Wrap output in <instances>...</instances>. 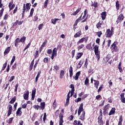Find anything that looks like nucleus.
Returning a JSON list of instances; mask_svg holds the SVG:
<instances>
[{
	"label": "nucleus",
	"instance_id": "obj_60",
	"mask_svg": "<svg viewBox=\"0 0 125 125\" xmlns=\"http://www.w3.org/2000/svg\"><path fill=\"white\" fill-rule=\"evenodd\" d=\"M51 52H52V50L51 49H48L47 51V53L48 54H51Z\"/></svg>",
	"mask_w": 125,
	"mask_h": 125
},
{
	"label": "nucleus",
	"instance_id": "obj_58",
	"mask_svg": "<svg viewBox=\"0 0 125 125\" xmlns=\"http://www.w3.org/2000/svg\"><path fill=\"white\" fill-rule=\"evenodd\" d=\"M45 119H46V113H44V116H43V121L44 122H45Z\"/></svg>",
	"mask_w": 125,
	"mask_h": 125
},
{
	"label": "nucleus",
	"instance_id": "obj_56",
	"mask_svg": "<svg viewBox=\"0 0 125 125\" xmlns=\"http://www.w3.org/2000/svg\"><path fill=\"white\" fill-rule=\"evenodd\" d=\"M82 101V98H78L77 99L75 100V102L78 103V102H80V101Z\"/></svg>",
	"mask_w": 125,
	"mask_h": 125
},
{
	"label": "nucleus",
	"instance_id": "obj_26",
	"mask_svg": "<svg viewBox=\"0 0 125 125\" xmlns=\"http://www.w3.org/2000/svg\"><path fill=\"white\" fill-rule=\"evenodd\" d=\"M7 62H8V61L7 60V61H6L5 63H4L3 64V67H2V69H1L2 71H4V69H5V68H6V66L7 65Z\"/></svg>",
	"mask_w": 125,
	"mask_h": 125
},
{
	"label": "nucleus",
	"instance_id": "obj_31",
	"mask_svg": "<svg viewBox=\"0 0 125 125\" xmlns=\"http://www.w3.org/2000/svg\"><path fill=\"white\" fill-rule=\"evenodd\" d=\"M86 48H87V49H88L89 50H90V49H92V47H91V44H88L86 46Z\"/></svg>",
	"mask_w": 125,
	"mask_h": 125
},
{
	"label": "nucleus",
	"instance_id": "obj_64",
	"mask_svg": "<svg viewBox=\"0 0 125 125\" xmlns=\"http://www.w3.org/2000/svg\"><path fill=\"white\" fill-rule=\"evenodd\" d=\"M23 121L21 120V121H20L19 125H23Z\"/></svg>",
	"mask_w": 125,
	"mask_h": 125
},
{
	"label": "nucleus",
	"instance_id": "obj_15",
	"mask_svg": "<svg viewBox=\"0 0 125 125\" xmlns=\"http://www.w3.org/2000/svg\"><path fill=\"white\" fill-rule=\"evenodd\" d=\"M69 72L70 78H72V77L73 76V67L72 66H70L69 67Z\"/></svg>",
	"mask_w": 125,
	"mask_h": 125
},
{
	"label": "nucleus",
	"instance_id": "obj_59",
	"mask_svg": "<svg viewBox=\"0 0 125 125\" xmlns=\"http://www.w3.org/2000/svg\"><path fill=\"white\" fill-rule=\"evenodd\" d=\"M15 76H12L10 78V80H9V82H11L13 80V79H15Z\"/></svg>",
	"mask_w": 125,
	"mask_h": 125
},
{
	"label": "nucleus",
	"instance_id": "obj_19",
	"mask_svg": "<svg viewBox=\"0 0 125 125\" xmlns=\"http://www.w3.org/2000/svg\"><path fill=\"white\" fill-rule=\"evenodd\" d=\"M9 51H10V47H7V48L5 49L4 52V55H6V54H8V53H9Z\"/></svg>",
	"mask_w": 125,
	"mask_h": 125
},
{
	"label": "nucleus",
	"instance_id": "obj_4",
	"mask_svg": "<svg viewBox=\"0 0 125 125\" xmlns=\"http://www.w3.org/2000/svg\"><path fill=\"white\" fill-rule=\"evenodd\" d=\"M111 108V106H110L109 104H107V105H105L104 106V115H105L106 114V112H107V111H109V109H110Z\"/></svg>",
	"mask_w": 125,
	"mask_h": 125
},
{
	"label": "nucleus",
	"instance_id": "obj_54",
	"mask_svg": "<svg viewBox=\"0 0 125 125\" xmlns=\"http://www.w3.org/2000/svg\"><path fill=\"white\" fill-rule=\"evenodd\" d=\"M47 42V41L45 40L44 42H43L42 44V45L43 47H44L45 46V44H46V43Z\"/></svg>",
	"mask_w": 125,
	"mask_h": 125
},
{
	"label": "nucleus",
	"instance_id": "obj_21",
	"mask_svg": "<svg viewBox=\"0 0 125 125\" xmlns=\"http://www.w3.org/2000/svg\"><path fill=\"white\" fill-rule=\"evenodd\" d=\"M94 81L95 82V87L97 89H98V86L99 85V81L96 80H94Z\"/></svg>",
	"mask_w": 125,
	"mask_h": 125
},
{
	"label": "nucleus",
	"instance_id": "obj_43",
	"mask_svg": "<svg viewBox=\"0 0 125 125\" xmlns=\"http://www.w3.org/2000/svg\"><path fill=\"white\" fill-rule=\"evenodd\" d=\"M42 27H43V24H40L39 25V27H38V29L39 30V31L40 30H42Z\"/></svg>",
	"mask_w": 125,
	"mask_h": 125
},
{
	"label": "nucleus",
	"instance_id": "obj_34",
	"mask_svg": "<svg viewBox=\"0 0 125 125\" xmlns=\"http://www.w3.org/2000/svg\"><path fill=\"white\" fill-rule=\"evenodd\" d=\"M84 40V38H82L80 40H79L77 42V44H80V43H83V42Z\"/></svg>",
	"mask_w": 125,
	"mask_h": 125
},
{
	"label": "nucleus",
	"instance_id": "obj_35",
	"mask_svg": "<svg viewBox=\"0 0 125 125\" xmlns=\"http://www.w3.org/2000/svg\"><path fill=\"white\" fill-rule=\"evenodd\" d=\"M69 101H70V97L68 96L67 97V99H66V104H64V106L66 107V106H67V105H68V104H69Z\"/></svg>",
	"mask_w": 125,
	"mask_h": 125
},
{
	"label": "nucleus",
	"instance_id": "obj_44",
	"mask_svg": "<svg viewBox=\"0 0 125 125\" xmlns=\"http://www.w3.org/2000/svg\"><path fill=\"white\" fill-rule=\"evenodd\" d=\"M91 6H94L95 7H97L98 6L97 2H95L94 3L92 4Z\"/></svg>",
	"mask_w": 125,
	"mask_h": 125
},
{
	"label": "nucleus",
	"instance_id": "obj_3",
	"mask_svg": "<svg viewBox=\"0 0 125 125\" xmlns=\"http://www.w3.org/2000/svg\"><path fill=\"white\" fill-rule=\"evenodd\" d=\"M106 38H111L112 36H113V32L110 31V29H108L106 30V32L105 33Z\"/></svg>",
	"mask_w": 125,
	"mask_h": 125
},
{
	"label": "nucleus",
	"instance_id": "obj_52",
	"mask_svg": "<svg viewBox=\"0 0 125 125\" xmlns=\"http://www.w3.org/2000/svg\"><path fill=\"white\" fill-rule=\"evenodd\" d=\"M22 108H23V109H26V108H27V104L25 103L24 104H22L21 106Z\"/></svg>",
	"mask_w": 125,
	"mask_h": 125
},
{
	"label": "nucleus",
	"instance_id": "obj_40",
	"mask_svg": "<svg viewBox=\"0 0 125 125\" xmlns=\"http://www.w3.org/2000/svg\"><path fill=\"white\" fill-rule=\"evenodd\" d=\"M25 41H26V37H23L21 39V40H20V42H25Z\"/></svg>",
	"mask_w": 125,
	"mask_h": 125
},
{
	"label": "nucleus",
	"instance_id": "obj_55",
	"mask_svg": "<svg viewBox=\"0 0 125 125\" xmlns=\"http://www.w3.org/2000/svg\"><path fill=\"white\" fill-rule=\"evenodd\" d=\"M79 65L82 66L83 65V60H81L80 62H79V63H78Z\"/></svg>",
	"mask_w": 125,
	"mask_h": 125
},
{
	"label": "nucleus",
	"instance_id": "obj_61",
	"mask_svg": "<svg viewBox=\"0 0 125 125\" xmlns=\"http://www.w3.org/2000/svg\"><path fill=\"white\" fill-rule=\"evenodd\" d=\"M15 91H17V89L18 88V83L16 84V85L15 86Z\"/></svg>",
	"mask_w": 125,
	"mask_h": 125
},
{
	"label": "nucleus",
	"instance_id": "obj_57",
	"mask_svg": "<svg viewBox=\"0 0 125 125\" xmlns=\"http://www.w3.org/2000/svg\"><path fill=\"white\" fill-rule=\"evenodd\" d=\"M34 109H35L36 110H39V107H40V105H34Z\"/></svg>",
	"mask_w": 125,
	"mask_h": 125
},
{
	"label": "nucleus",
	"instance_id": "obj_25",
	"mask_svg": "<svg viewBox=\"0 0 125 125\" xmlns=\"http://www.w3.org/2000/svg\"><path fill=\"white\" fill-rule=\"evenodd\" d=\"M53 55H55L56 56L57 55V49L56 48H54L53 50V53L52 54Z\"/></svg>",
	"mask_w": 125,
	"mask_h": 125
},
{
	"label": "nucleus",
	"instance_id": "obj_48",
	"mask_svg": "<svg viewBox=\"0 0 125 125\" xmlns=\"http://www.w3.org/2000/svg\"><path fill=\"white\" fill-rule=\"evenodd\" d=\"M18 23V20L16 21V22L13 24L12 28H14V26H16Z\"/></svg>",
	"mask_w": 125,
	"mask_h": 125
},
{
	"label": "nucleus",
	"instance_id": "obj_47",
	"mask_svg": "<svg viewBox=\"0 0 125 125\" xmlns=\"http://www.w3.org/2000/svg\"><path fill=\"white\" fill-rule=\"evenodd\" d=\"M9 9L10 10H12V9H13V8H14V7H15V4H13L12 6H10Z\"/></svg>",
	"mask_w": 125,
	"mask_h": 125
},
{
	"label": "nucleus",
	"instance_id": "obj_12",
	"mask_svg": "<svg viewBox=\"0 0 125 125\" xmlns=\"http://www.w3.org/2000/svg\"><path fill=\"white\" fill-rule=\"evenodd\" d=\"M80 75H81V71H79L76 73L75 76H73V78L75 81H78L79 80V77H80Z\"/></svg>",
	"mask_w": 125,
	"mask_h": 125
},
{
	"label": "nucleus",
	"instance_id": "obj_8",
	"mask_svg": "<svg viewBox=\"0 0 125 125\" xmlns=\"http://www.w3.org/2000/svg\"><path fill=\"white\" fill-rule=\"evenodd\" d=\"M35 95H36V88H34L32 91V94H31L32 100H35Z\"/></svg>",
	"mask_w": 125,
	"mask_h": 125
},
{
	"label": "nucleus",
	"instance_id": "obj_6",
	"mask_svg": "<svg viewBox=\"0 0 125 125\" xmlns=\"http://www.w3.org/2000/svg\"><path fill=\"white\" fill-rule=\"evenodd\" d=\"M123 20H124V15L123 14H120L117 19V21H116V22L117 23H118V22H122V21H123Z\"/></svg>",
	"mask_w": 125,
	"mask_h": 125
},
{
	"label": "nucleus",
	"instance_id": "obj_22",
	"mask_svg": "<svg viewBox=\"0 0 125 125\" xmlns=\"http://www.w3.org/2000/svg\"><path fill=\"white\" fill-rule=\"evenodd\" d=\"M123 122V116L120 115L119 117V121L118 123V125H122Z\"/></svg>",
	"mask_w": 125,
	"mask_h": 125
},
{
	"label": "nucleus",
	"instance_id": "obj_13",
	"mask_svg": "<svg viewBox=\"0 0 125 125\" xmlns=\"http://www.w3.org/2000/svg\"><path fill=\"white\" fill-rule=\"evenodd\" d=\"M82 36V31H79L77 32L74 36V38H80V36Z\"/></svg>",
	"mask_w": 125,
	"mask_h": 125
},
{
	"label": "nucleus",
	"instance_id": "obj_46",
	"mask_svg": "<svg viewBox=\"0 0 125 125\" xmlns=\"http://www.w3.org/2000/svg\"><path fill=\"white\" fill-rule=\"evenodd\" d=\"M3 8H2V9L0 11V18L2 16V14H3Z\"/></svg>",
	"mask_w": 125,
	"mask_h": 125
},
{
	"label": "nucleus",
	"instance_id": "obj_5",
	"mask_svg": "<svg viewBox=\"0 0 125 125\" xmlns=\"http://www.w3.org/2000/svg\"><path fill=\"white\" fill-rule=\"evenodd\" d=\"M59 125H63V123H64V121H63V114L62 113L60 114L59 115Z\"/></svg>",
	"mask_w": 125,
	"mask_h": 125
},
{
	"label": "nucleus",
	"instance_id": "obj_51",
	"mask_svg": "<svg viewBox=\"0 0 125 125\" xmlns=\"http://www.w3.org/2000/svg\"><path fill=\"white\" fill-rule=\"evenodd\" d=\"M48 62V58H45L43 60V62L44 63H47Z\"/></svg>",
	"mask_w": 125,
	"mask_h": 125
},
{
	"label": "nucleus",
	"instance_id": "obj_18",
	"mask_svg": "<svg viewBox=\"0 0 125 125\" xmlns=\"http://www.w3.org/2000/svg\"><path fill=\"white\" fill-rule=\"evenodd\" d=\"M21 107H20L18 108L16 112L17 115H18V116H21V114H22V111H21Z\"/></svg>",
	"mask_w": 125,
	"mask_h": 125
},
{
	"label": "nucleus",
	"instance_id": "obj_16",
	"mask_svg": "<svg viewBox=\"0 0 125 125\" xmlns=\"http://www.w3.org/2000/svg\"><path fill=\"white\" fill-rule=\"evenodd\" d=\"M115 111H116V108H112L108 114L109 116H111V115H114V114H115Z\"/></svg>",
	"mask_w": 125,
	"mask_h": 125
},
{
	"label": "nucleus",
	"instance_id": "obj_42",
	"mask_svg": "<svg viewBox=\"0 0 125 125\" xmlns=\"http://www.w3.org/2000/svg\"><path fill=\"white\" fill-rule=\"evenodd\" d=\"M34 13V8H32L30 11V14L29 17H32L33 16V14Z\"/></svg>",
	"mask_w": 125,
	"mask_h": 125
},
{
	"label": "nucleus",
	"instance_id": "obj_39",
	"mask_svg": "<svg viewBox=\"0 0 125 125\" xmlns=\"http://www.w3.org/2000/svg\"><path fill=\"white\" fill-rule=\"evenodd\" d=\"M15 58H16L15 56H14L12 58L11 61V63H10L11 65H12V64H13V63H14V61H15Z\"/></svg>",
	"mask_w": 125,
	"mask_h": 125
},
{
	"label": "nucleus",
	"instance_id": "obj_62",
	"mask_svg": "<svg viewBox=\"0 0 125 125\" xmlns=\"http://www.w3.org/2000/svg\"><path fill=\"white\" fill-rule=\"evenodd\" d=\"M68 119L70 120V121H72L73 119H74V116H73V115H71L69 117Z\"/></svg>",
	"mask_w": 125,
	"mask_h": 125
},
{
	"label": "nucleus",
	"instance_id": "obj_38",
	"mask_svg": "<svg viewBox=\"0 0 125 125\" xmlns=\"http://www.w3.org/2000/svg\"><path fill=\"white\" fill-rule=\"evenodd\" d=\"M101 25H102V23L101 22H99L97 24L96 27L98 29H100L101 28Z\"/></svg>",
	"mask_w": 125,
	"mask_h": 125
},
{
	"label": "nucleus",
	"instance_id": "obj_23",
	"mask_svg": "<svg viewBox=\"0 0 125 125\" xmlns=\"http://www.w3.org/2000/svg\"><path fill=\"white\" fill-rule=\"evenodd\" d=\"M16 101V97L14 96L9 102L10 104H13Z\"/></svg>",
	"mask_w": 125,
	"mask_h": 125
},
{
	"label": "nucleus",
	"instance_id": "obj_50",
	"mask_svg": "<svg viewBox=\"0 0 125 125\" xmlns=\"http://www.w3.org/2000/svg\"><path fill=\"white\" fill-rule=\"evenodd\" d=\"M53 107L56 108V100H55L53 104Z\"/></svg>",
	"mask_w": 125,
	"mask_h": 125
},
{
	"label": "nucleus",
	"instance_id": "obj_30",
	"mask_svg": "<svg viewBox=\"0 0 125 125\" xmlns=\"http://www.w3.org/2000/svg\"><path fill=\"white\" fill-rule=\"evenodd\" d=\"M41 109H42V110H44V108L45 107V103L44 102L41 103Z\"/></svg>",
	"mask_w": 125,
	"mask_h": 125
},
{
	"label": "nucleus",
	"instance_id": "obj_24",
	"mask_svg": "<svg viewBox=\"0 0 125 125\" xmlns=\"http://www.w3.org/2000/svg\"><path fill=\"white\" fill-rule=\"evenodd\" d=\"M83 104L82 103L80 104V106L78 109V111L80 112H83Z\"/></svg>",
	"mask_w": 125,
	"mask_h": 125
},
{
	"label": "nucleus",
	"instance_id": "obj_20",
	"mask_svg": "<svg viewBox=\"0 0 125 125\" xmlns=\"http://www.w3.org/2000/svg\"><path fill=\"white\" fill-rule=\"evenodd\" d=\"M106 12H103L101 14L102 20H105L106 18Z\"/></svg>",
	"mask_w": 125,
	"mask_h": 125
},
{
	"label": "nucleus",
	"instance_id": "obj_49",
	"mask_svg": "<svg viewBox=\"0 0 125 125\" xmlns=\"http://www.w3.org/2000/svg\"><path fill=\"white\" fill-rule=\"evenodd\" d=\"M25 11H26V6L25 5V4H24L23 9H22V13H25Z\"/></svg>",
	"mask_w": 125,
	"mask_h": 125
},
{
	"label": "nucleus",
	"instance_id": "obj_11",
	"mask_svg": "<svg viewBox=\"0 0 125 125\" xmlns=\"http://www.w3.org/2000/svg\"><path fill=\"white\" fill-rule=\"evenodd\" d=\"M70 88H71V96H73L74 94V91H75V85L73 84H70Z\"/></svg>",
	"mask_w": 125,
	"mask_h": 125
},
{
	"label": "nucleus",
	"instance_id": "obj_2",
	"mask_svg": "<svg viewBox=\"0 0 125 125\" xmlns=\"http://www.w3.org/2000/svg\"><path fill=\"white\" fill-rule=\"evenodd\" d=\"M117 44V42H114L111 46V51L112 52H117L118 50V46L116 45Z\"/></svg>",
	"mask_w": 125,
	"mask_h": 125
},
{
	"label": "nucleus",
	"instance_id": "obj_14",
	"mask_svg": "<svg viewBox=\"0 0 125 125\" xmlns=\"http://www.w3.org/2000/svg\"><path fill=\"white\" fill-rule=\"evenodd\" d=\"M85 115V112L83 111L82 114V115L80 117V119L82 121H84V116Z\"/></svg>",
	"mask_w": 125,
	"mask_h": 125
},
{
	"label": "nucleus",
	"instance_id": "obj_53",
	"mask_svg": "<svg viewBox=\"0 0 125 125\" xmlns=\"http://www.w3.org/2000/svg\"><path fill=\"white\" fill-rule=\"evenodd\" d=\"M97 35L98 37H99V38H100V37H101V35H102V32L101 31L98 32H97Z\"/></svg>",
	"mask_w": 125,
	"mask_h": 125
},
{
	"label": "nucleus",
	"instance_id": "obj_1",
	"mask_svg": "<svg viewBox=\"0 0 125 125\" xmlns=\"http://www.w3.org/2000/svg\"><path fill=\"white\" fill-rule=\"evenodd\" d=\"M99 47L97 45H96L94 47L95 54L96 55L97 58H98V60L100 59V55H99L100 54V52H99Z\"/></svg>",
	"mask_w": 125,
	"mask_h": 125
},
{
	"label": "nucleus",
	"instance_id": "obj_45",
	"mask_svg": "<svg viewBox=\"0 0 125 125\" xmlns=\"http://www.w3.org/2000/svg\"><path fill=\"white\" fill-rule=\"evenodd\" d=\"M54 70H56V71H58V70H59V66H57V65H54Z\"/></svg>",
	"mask_w": 125,
	"mask_h": 125
},
{
	"label": "nucleus",
	"instance_id": "obj_63",
	"mask_svg": "<svg viewBox=\"0 0 125 125\" xmlns=\"http://www.w3.org/2000/svg\"><path fill=\"white\" fill-rule=\"evenodd\" d=\"M17 65V63H15V64L12 66L13 70H14V69H15V68H16Z\"/></svg>",
	"mask_w": 125,
	"mask_h": 125
},
{
	"label": "nucleus",
	"instance_id": "obj_28",
	"mask_svg": "<svg viewBox=\"0 0 125 125\" xmlns=\"http://www.w3.org/2000/svg\"><path fill=\"white\" fill-rule=\"evenodd\" d=\"M64 72L63 70H61L60 74V79H63V77H64Z\"/></svg>",
	"mask_w": 125,
	"mask_h": 125
},
{
	"label": "nucleus",
	"instance_id": "obj_17",
	"mask_svg": "<svg viewBox=\"0 0 125 125\" xmlns=\"http://www.w3.org/2000/svg\"><path fill=\"white\" fill-rule=\"evenodd\" d=\"M98 123L99 125H103V120H102V117L101 116H99L98 117Z\"/></svg>",
	"mask_w": 125,
	"mask_h": 125
},
{
	"label": "nucleus",
	"instance_id": "obj_37",
	"mask_svg": "<svg viewBox=\"0 0 125 125\" xmlns=\"http://www.w3.org/2000/svg\"><path fill=\"white\" fill-rule=\"evenodd\" d=\"M84 46V44H82L81 45H80L78 47V50H80V49H82V48H83V47Z\"/></svg>",
	"mask_w": 125,
	"mask_h": 125
},
{
	"label": "nucleus",
	"instance_id": "obj_10",
	"mask_svg": "<svg viewBox=\"0 0 125 125\" xmlns=\"http://www.w3.org/2000/svg\"><path fill=\"white\" fill-rule=\"evenodd\" d=\"M23 98L25 100L29 99V91H26V93L23 94Z\"/></svg>",
	"mask_w": 125,
	"mask_h": 125
},
{
	"label": "nucleus",
	"instance_id": "obj_33",
	"mask_svg": "<svg viewBox=\"0 0 125 125\" xmlns=\"http://www.w3.org/2000/svg\"><path fill=\"white\" fill-rule=\"evenodd\" d=\"M57 20H58V19H52L51 23L52 24H54V25H55V24H56V22H57Z\"/></svg>",
	"mask_w": 125,
	"mask_h": 125
},
{
	"label": "nucleus",
	"instance_id": "obj_9",
	"mask_svg": "<svg viewBox=\"0 0 125 125\" xmlns=\"http://www.w3.org/2000/svg\"><path fill=\"white\" fill-rule=\"evenodd\" d=\"M120 97L121 102H122V103H125V93H122L120 95Z\"/></svg>",
	"mask_w": 125,
	"mask_h": 125
},
{
	"label": "nucleus",
	"instance_id": "obj_29",
	"mask_svg": "<svg viewBox=\"0 0 125 125\" xmlns=\"http://www.w3.org/2000/svg\"><path fill=\"white\" fill-rule=\"evenodd\" d=\"M82 56L83 53H79L77 55V56L76 57L77 60H78V59H80V58H81V57H82Z\"/></svg>",
	"mask_w": 125,
	"mask_h": 125
},
{
	"label": "nucleus",
	"instance_id": "obj_27",
	"mask_svg": "<svg viewBox=\"0 0 125 125\" xmlns=\"http://www.w3.org/2000/svg\"><path fill=\"white\" fill-rule=\"evenodd\" d=\"M89 84V80H88V78L86 77L84 81V84L85 85H88Z\"/></svg>",
	"mask_w": 125,
	"mask_h": 125
},
{
	"label": "nucleus",
	"instance_id": "obj_32",
	"mask_svg": "<svg viewBox=\"0 0 125 125\" xmlns=\"http://www.w3.org/2000/svg\"><path fill=\"white\" fill-rule=\"evenodd\" d=\"M116 7L117 10H119L120 9V4L119 3V1L118 0L116 2Z\"/></svg>",
	"mask_w": 125,
	"mask_h": 125
},
{
	"label": "nucleus",
	"instance_id": "obj_36",
	"mask_svg": "<svg viewBox=\"0 0 125 125\" xmlns=\"http://www.w3.org/2000/svg\"><path fill=\"white\" fill-rule=\"evenodd\" d=\"M13 121V117L9 118L8 120L7 121L8 124H11Z\"/></svg>",
	"mask_w": 125,
	"mask_h": 125
},
{
	"label": "nucleus",
	"instance_id": "obj_7",
	"mask_svg": "<svg viewBox=\"0 0 125 125\" xmlns=\"http://www.w3.org/2000/svg\"><path fill=\"white\" fill-rule=\"evenodd\" d=\"M12 112V106H11V104H10L9 105L7 117H9V116L11 115Z\"/></svg>",
	"mask_w": 125,
	"mask_h": 125
},
{
	"label": "nucleus",
	"instance_id": "obj_41",
	"mask_svg": "<svg viewBox=\"0 0 125 125\" xmlns=\"http://www.w3.org/2000/svg\"><path fill=\"white\" fill-rule=\"evenodd\" d=\"M26 8L27 10H29V9L30 8V6H31V4H30V3H27L26 4Z\"/></svg>",
	"mask_w": 125,
	"mask_h": 125
}]
</instances>
